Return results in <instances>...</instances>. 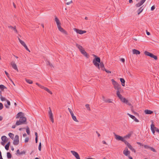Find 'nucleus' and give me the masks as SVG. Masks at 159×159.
<instances>
[{
	"mask_svg": "<svg viewBox=\"0 0 159 159\" xmlns=\"http://www.w3.org/2000/svg\"><path fill=\"white\" fill-rule=\"evenodd\" d=\"M136 143L137 144L139 145L140 146H143V144H142V143H141L140 142H137Z\"/></svg>",
	"mask_w": 159,
	"mask_h": 159,
	"instance_id": "61",
	"label": "nucleus"
},
{
	"mask_svg": "<svg viewBox=\"0 0 159 159\" xmlns=\"http://www.w3.org/2000/svg\"><path fill=\"white\" fill-rule=\"evenodd\" d=\"M131 151L134 152V153L136 152V150L130 144L127 146Z\"/></svg>",
	"mask_w": 159,
	"mask_h": 159,
	"instance_id": "29",
	"label": "nucleus"
},
{
	"mask_svg": "<svg viewBox=\"0 0 159 159\" xmlns=\"http://www.w3.org/2000/svg\"><path fill=\"white\" fill-rule=\"evenodd\" d=\"M6 143V142H4L3 141H2L1 142V143L2 145L4 146L5 143Z\"/></svg>",
	"mask_w": 159,
	"mask_h": 159,
	"instance_id": "64",
	"label": "nucleus"
},
{
	"mask_svg": "<svg viewBox=\"0 0 159 159\" xmlns=\"http://www.w3.org/2000/svg\"><path fill=\"white\" fill-rule=\"evenodd\" d=\"M131 110L132 112H133L134 114L136 115H138V113L135 112L133 110V106H132L131 107Z\"/></svg>",
	"mask_w": 159,
	"mask_h": 159,
	"instance_id": "40",
	"label": "nucleus"
},
{
	"mask_svg": "<svg viewBox=\"0 0 159 159\" xmlns=\"http://www.w3.org/2000/svg\"><path fill=\"white\" fill-rule=\"evenodd\" d=\"M3 108V106L2 104L0 102V110H2Z\"/></svg>",
	"mask_w": 159,
	"mask_h": 159,
	"instance_id": "51",
	"label": "nucleus"
},
{
	"mask_svg": "<svg viewBox=\"0 0 159 159\" xmlns=\"http://www.w3.org/2000/svg\"><path fill=\"white\" fill-rule=\"evenodd\" d=\"M29 141V138L28 137H27L25 139V143H27Z\"/></svg>",
	"mask_w": 159,
	"mask_h": 159,
	"instance_id": "53",
	"label": "nucleus"
},
{
	"mask_svg": "<svg viewBox=\"0 0 159 159\" xmlns=\"http://www.w3.org/2000/svg\"><path fill=\"white\" fill-rule=\"evenodd\" d=\"M127 115H128L130 118H131L132 119L134 120L136 122H139V120L138 119H137L135 116L132 115L129 113L127 114Z\"/></svg>",
	"mask_w": 159,
	"mask_h": 159,
	"instance_id": "15",
	"label": "nucleus"
},
{
	"mask_svg": "<svg viewBox=\"0 0 159 159\" xmlns=\"http://www.w3.org/2000/svg\"><path fill=\"white\" fill-rule=\"evenodd\" d=\"M1 139L2 141L4 142H7L8 140L7 138L5 135L2 136L1 137Z\"/></svg>",
	"mask_w": 159,
	"mask_h": 159,
	"instance_id": "21",
	"label": "nucleus"
},
{
	"mask_svg": "<svg viewBox=\"0 0 159 159\" xmlns=\"http://www.w3.org/2000/svg\"><path fill=\"white\" fill-rule=\"evenodd\" d=\"M144 53L145 55L149 56L152 58H154L156 60H157L158 59L157 56L155 55L152 53L149 52L147 51H145L144 52Z\"/></svg>",
	"mask_w": 159,
	"mask_h": 159,
	"instance_id": "3",
	"label": "nucleus"
},
{
	"mask_svg": "<svg viewBox=\"0 0 159 159\" xmlns=\"http://www.w3.org/2000/svg\"><path fill=\"white\" fill-rule=\"evenodd\" d=\"M68 109L70 114V115L72 117L73 120L76 122H78V120L77 119L76 116H74L73 112V111H72V110L69 108H68Z\"/></svg>",
	"mask_w": 159,
	"mask_h": 159,
	"instance_id": "4",
	"label": "nucleus"
},
{
	"mask_svg": "<svg viewBox=\"0 0 159 159\" xmlns=\"http://www.w3.org/2000/svg\"><path fill=\"white\" fill-rule=\"evenodd\" d=\"M9 146H10L7 145H6L5 146V149L7 150H8L9 149Z\"/></svg>",
	"mask_w": 159,
	"mask_h": 159,
	"instance_id": "50",
	"label": "nucleus"
},
{
	"mask_svg": "<svg viewBox=\"0 0 159 159\" xmlns=\"http://www.w3.org/2000/svg\"><path fill=\"white\" fill-rule=\"evenodd\" d=\"M122 102L125 103H126L127 102V101H128L125 98H123V99H122V100H120Z\"/></svg>",
	"mask_w": 159,
	"mask_h": 159,
	"instance_id": "41",
	"label": "nucleus"
},
{
	"mask_svg": "<svg viewBox=\"0 0 159 159\" xmlns=\"http://www.w3.org/2000/svg\"><path fill=\"white\" fill-rule=\"evenodd\" d=\"M133 52L134 54H135L136 55L139 54L140 53L139 51L135 49H133Z\"/></svg>",
	"mask_w": 159,
	"mask_h": 159,
	"instance_id": "24",
	"label": "nucleus"
},
{
	"mask_svg": "<svg viewBox=\"0 0 159 159\" xmlns=\"http://www.w3.org/2000/svg\"><path fill=\"white\" fill-rule=\"evenodd\" d=\"M155 6L153 5V6H152L151 7V10L152 11H153L154 10V9H155Z\"/></svg>",
	"mask_w": 159,
	"mask_h": 159,
	"instance_id": "54",
	"label": "nucleus"
},
{
	"mask_svg": "<svg viewBox=\"0 0 159 159\" xmlns=\"http://www.w3.org/2000/svg\"><path fill=\"white\" fill-rule=\"evenodd\" d=\"M6 102H7V104H5V106L6 108H9V107L8 106L10 105L11 103L10 102L7 100H6Z\"/></svg>",
	"mask_w": 159,
	"mask_h": 159,
	"instance_id": "28",
	"label": "nucleus"
},
{
	"mask_svg": "<svg viewBox=\"0 0 159 159\" xmlns=\"http://www.w3.org/2000/svg\"><path fill=\"white\" fill-rule=\"evenodd\" d=\"M131 133H129L127 135L124 136V138H129L131 136Z\"/></svg>",
	"mask_w": 159,
	"mask_h": 159,
	"instance_id": "37",
	"label": "nucleus"
},
{
	"mask_svg": "<svg viewBox=\"0 0 159 159\" xmlns=\"http://www.w3.org/2000/svg\"><path fill=\"white\" fill-rule=\"evenodd\" d=\"M121 92V91L120 90H117L116 91V95L117 97L119 98L120 99V100H122V99H123V97L120 94V93Z\"/></svg>",
	"mask_w": 159,
	"mask_h": 159,
	"instance_id": "17",
	"label": "nucleus"
},
{
	"mask_svg": "<svg viewBox=\"0 0 159 159\" xmlns=\"http://www.w3.org/2000/svg\"><path fill=\"white\" fill-rule=\"evenodd\" d=\"M111 81L115 89L117 90H120V91H121L122 90L121 89L120 85L117 83V82L115 81L114 80L112 79Z\"/></svg>",
	"mask_w": 159,
	"mask_h": 159,
	"instance_id": "2",
	"label": "nucleus"
},
{
	"mask_svg": "<svg viewBox=\"0 0 159 159\" xmlns=\"http://www.w3.org/2000/svg\"><path fill=\"white\" fill-rule=\"evenodd\" d=\"M72 2H73L71 0L70 2H67L66 3V4L67 5H69L70 4V3H72Z\"/></svg>",
	"mask_w": 159,
	"mask_h": 159,
	"instance_id": "60",
	"label": "nucleus"
},
{
	"mask_svg": "<svg viewBox=\"0 0 159 159\" xmlns=\"http://www.w3.org/2000/svg\"><path fill=\"white\" fill-rule=\"evenodd\" d=\"M144 112L147 114H151L153 113V111H152L147 109L145 110Z\"/></svg>",
	"mask_w": 159,
	"mask_h": 159,
	"instance_id": "23",
	"label": "nucleus"
},
{
	"mask_svg": "<svg viewBox=\"0 0 159 159\" xmlns=\"http://www.w3.org/2000/svg\"><path fill=\"white\" fill-rule=\"evenodd\" d=\"M22 124H23L22 122L20 121V119L19 120H17L16 123V125H19Z\"/></svg>",
	"mask_w": 159,
	"mask_h": 159,
	"instance_id": "31",
	"label": "nucleus"
},
{
	"mask_svg": "<svg viewBox=\"0 0 159 159\" xmlns=\"http://www.w3.org/2000/svg\"><path fill=\"white\" fill-rule=\"evenodd\" d=\"M93 56L95 57L93 61V63L98 69H100L99 62H100L101 59L99 57L94 54H93Z\"/></svg>",
	"mask_w": 159,
	"mask_h": 159,
	"instance_id": "1",
	"label": "nucleus"
},
{
	"mask_svg": "<svg viewBox=\"0 0 159 159\" xmlns=\"http://www.w3.org/2000/svg\"><path fill=\"white\" fill-rule=\"evenodd\" d=\"M144 2L142 0H141L140 2H139L138 3L136 4L135 6L137 7H139L142 6L144 3Z\"/></svg>",
	"mask_w": 159,
	"mask_h": 159,
	"instance_id": "19",
	"label": "nucleus"
},
{
	"mask_svg": "<svg viewBox=\"0 0 159 159\" xmlns=\"http://www.w3.org/2000/svg\"><path fill=\"white\" fill-rule=\"evenodd\" d=\"M151 129L153 134H154L156 130L155 129V125L153 124L151 125Z\"/></svg>",
	"mask_w": 159,
	"mask_h": 159,
	"instance_id": "20",
	"label": "nucleus"
},
{
	"mask_svg": "<svg viewBox=\"0 0 159 159\" xmlns=\"http://www.w3.org/2000/svg\"><path fill=\"white\" fill-rule=\"evenodd\" d=\"M74 30L77 33L80 34H83L86 32V31L85 30H83L76 28H74Z\"/></svg>",
	"mask_w": 159,
	"mask_h": 159,
	"instance_id": "8",
	"label": "nucleus"
},
{
	"mask_svg": "<svg viewBox=\"0 0 159 159\" xmlns=\"http://www.w3.org/2000/svg\"><path fill=\"white\" fill-rule=\"evenodd\" d=\"M24 116V113L21 112H20L18 113L16 115V119L20 118L21 116Z\"/></svg>",
	"mask_w": 159,
	"mask_h": 159,
	"instance_id": "18",
	"label": "nucleus"
},
{
	"mask_svg": "<svg viewBox=\"0 0 159 159\" xmlns=\"http://www.w3.org/2000/svg\"><path fill=\"white\" fill-rule=\"evenodd\" d=\"M44 90L47 91L50 94H52V92L50 91L49 89H48V88L44 87V88L43 89Z\"/></svg>",
	"mask_w": 159,
	"mask_h": 159,
	"instance_id": "33",
	"label": "nucleus"
},
{
	"mask_svg": "<svg viewBox=\"0 0 159 159\" xmlns=\"http://www.w3.org/2000/svg\"><path fill=\"white\" fill-rule=\"evenodd\" d=\"M155 129L156 131L159 134V129H158L157 127H155Z\"/></svg>",
	"mask_w": 159,
	"mask_h": 159,
	"instance_id": "57",
	"label": "nucleus"
},
{
	"mask_svg": "<svg viewBox=\"0 0 159 159\" xmlns=\"http://www.w3.org/2000/svg\"><path fill=\"white\" fill-rule=\"evenodd\" d=\"M123 153L125 156H128V155H129L130 152L128 150L127 148L126 147L125 149L123 151Z\"/></svg>",
	"mask_w": 159,
	"mask_h": 159,
	"instance_id": "12",
	"label": "nucleus"
},
{
	"mask_svg": "<svg viewBox=\"0 0 159 159\" xmlns=\"http://www.w3.org/2000/svg\"><path fill=\"white\" fill-rule=\"evenodd\" d=\"M26 132L29 135L30 134V130L28 126H27L26 127Z\"/></svg>",
	"mask_w": 159,
	"mask_h": 159,
	"instance_id": "38",
	"label": "nucleus"
},
{
	"mask_svg": "<svg viewBox=\"0 0 159 159\" xmlns=\"http://www.w3.org/2000/svg\"><path fill=\"white\" fill-rule=\"evenodd\" d=\"M8 27L9 28L13 30H14L15 33H17V30L16 29V27L15 26H14V27H13L12 26H8Z\"/></svg>",
	"mask_w": 159,
	"mask_h": 159,
	"instance_id": "22",
	"label": "nucleus"
},
{
	"mask_svg": "<svg viewBox=\"0 0 159 159\" xmlns=\"http://www.w3.org/2000/svg\"><path fill=\"white\" fill-rule=\"evenodd\" d=\"M7 89V88L3 85L1 84L0 85V89L2 91H3L4 89Z\"/></svg>",
	"mask_w": 159,
	"mask_h": 159,
	"instance_id": "32",
	"label": "nucleus"
},
{
	"mask_svg": "<svg viewBox=\"0 0 159 159\" xmlns=\"http://www.w3.org/2000/svg\"><path fill=\"white\" fill-rule=\"evenodd\" d=\"M126 104L128 105H129L130 106H132L131 103L130 102H128V101H127V102H126Z\"/></svg>",
	"mask_w": 159,
	"mask_h": 159,
	"instance_id": "59",
	"label": "nucleus"
},
{
	"mask_svg": "<svg viewBox=\"0 0 159 159\" xmlns=\"http://www.w3.org/2000/svg\"><path fill=\"white\" fill-rule=\"evenodd\" d=\"M144 148L146 149H149L150 146L147 145H144Z\"/></svg>",
	"mask_w": 159,
	"mask_h": 159,
	"instance_id": "52",
	"label": "nucleus"
},
{
	"mask_svg": "<svg viewBox=\"0 0 159 159\" xmlns=\"http://www.w3.org/2000/svg\"><path fill=\"white\" fill-rule=\"evenodd\" d=\"M115 139L118 140L124 141V138L118 135L115 134Z\"/></svg>",
	"mask_w": 159,
	"mask_h": 159,
	"instance_id": "10",
	"label": "nucleus"
},
{
	"mask_svg": "<svg viewBox=\"0 0 159 159\" xmlns=\"http://www.w3.org/2000/svg\"><path fill=\"white\" fill-rule=\"evenodd\" d=\"M56 23H57V27H59V26H61V23L60 21H59L57 22H56Z\"/></svg>",
	"mask_w": 159,
	"mask_h": 159,
	"instance_id": "48",
	"label": "nucleus"
},
{
	"mask_svg": "<svg viewBox=\"0 0 159 159\" xmlns=\"http://www.w3.org/2000/svg\"><path fill=\"white\" fill-rule=\"evenodd\" d=\"M61 33L66 35H67V32L64 29L61 27V26L57 27Z\"/></svg>",
	"mask_w": 159,
	"mask_h": 159,
	"instance_id": "11",
	"label": "nucleus"
},
{
	"mask_svg": "<svg viewBox=\"0 0 159 159\" xmlns=\"http://www.w3.org/2000/svg\"><path fill=\"white\" fill-rule=\"evenodd\" d=\"M124 141H122V142H124L127 146L130 144L127 141H126L124 139Z\"/></svg>",
	"mask_w": 159,
	"mask_h": 159,
	"instance_id": "43",
	"label": "nucleus"
},
{
	"mask_svg": "<svg viewBox=\"0 0 159 159\" xmlns=\"http://www.w3.org/2000/svg\"><path fill=\"white\" fill-rule=\"evenodd\" d=\"M149 149H150L151 151H152L154 152H157V151L155 150V149L152 147H150V148H149Z\"/></svg>",
	"mask_w": 159,
	"mask_h": 159,
	"instance_id": "45",
	"label": "nucleus"
},
{
	"mask_svg": "<svg viewBox=\"0 0 159 159\" xmlns=\"http://www.w3.org/2000/svg\"><path fill=\"white\" fill-rule=\"evenodd\" d=\"M71 152L75 157L76 159H80L78 153L74 151H71Z\"/></svg>",
	"mask_w": 159,
	"mask_h": 159,
	"instance_id": "9",
	"label": "nucleus"
},
{
	"mask_svg": "<svg viewBox=\"0 0 159 159\" xmlns=\"http://www.w3.org/2000/svg\"><path fill=\"white\" fill-rule=\"evenodd\" d=\"M5 74L7 75V76L8 77V78H9V74L6 71H5Z\"/></svg>",
	"mask_w": 159,
	"mask_h": 159,
	"instance_id": "58",
	"label": "nucleus"
},
{
	"mask_svg": "<svg viewBox=\"0 0 159 159\" xmlns=\"http://www.w3.org/2000/svg\"><path fill=\"white\" fill-rule=\"evenodd\" d=\"M120 61H122V62H123V63H124L125 61V60L124 58H121L120 59Z\"/></svg>",
	"mask_w": 159,
	"mask_h": 159,
	"instance_id": "63",
	"label": "nucleus"
},
{
	"mask_svg": "<svg viewBox=\"0 0 159 159\" xmlns=\"http://www.w3.org/2000/svg\"><path fill=\"white\" fill-rule=\"evenodd\" d=\"M18 40H19L20 43L22 44V45H23L25 47V49L27 51H29V52H30V51L28 49V47L26 46L25 43L23 41L21 40L19 38H18Z\"/></svg>",
	"mask_w": 159,
	"mask_h": 159,
	"instance_id": "7",
	"label": "nucleus"
},
{
	"mask_svg": "<svg viewBox=\"0 0 159 159\" xmlns=\"http://www.w3.org/2000/svg\"><path fill=\"white\" fill-rule=\"evenodd\" d=\"M55 21L56 22H58L59 21V19L56 16L55 17Z\"/></svg>",
	"mask_w": 159,
	"mask_h": 159,
	"instance_id": "56",
	"label": "nucleus"
},
{
	"mask_svg": "<svg viewBox=\"0 0 159 159\" xmlns=\"http://www.w3.org/2000/svg\"><path fill=\"white\" fill-rule=\"evenodd\" d=\"M89 105L88 104H87L85 105V107L88 110H90V108L89 107Z\"/></svg>",
	"mask_w": 159,
	"mask_h": 159,
	"instance_id": "47",
	"label": "nucleus"
},
{
	"mask_svg": "<svg viewBox=\"0 0 159 159\" xmlns=\"http://www.w3.org/2000/svg\"><path fill=\"white\" fill-rule=\"evenodd\" d=\"M112 100L111 99H107L106 100H104V101L108 103H112Z\"/></svg>",
	"mask_w": 159,
	"mask_h": 159,
	"instance_id": "39",
	"label": "nucleus"
},
{
	"mask_svg": "<svg viewBox=\"0 0 159 159\" xmlns=\"http://www.w3.org/2000/svg\"><path fill=\"white\" fill-rule=\"evenodd\" d=\"M80 52L85 57L87 58H89V56L85 50L83 49L80 51Z\"/></svg>",
	"mask_w": 159,
	"mask_h": 159,
	"instance_id": "13",
	"label": "nucleus"
},
{
	"mask_svg": "<svg viewBox=\"0 0 159 159\" xmlns=\"http://www.w3.org/2000/svg\"><path fill=\"white\" fill-rule=\"evenodd\" d=\"M19 136L17 135H16L15 136V139L13 141V144L14 145H17L19 144Z\"/></svg>",
	"mask_w": 159,
	"mask_h": 159,
	"instance_id": "5",
	"label": "nucleus"
},
{
	"mask_svg": "<svg viewBox=\"0 0 159 159\" xmlns=\"http://www.w3.org/2000/svg\"><path fill=\"white\" fill-rule=\"evenodd\" d=\"M76 46L78 48V49H79V50H80V51H81L82 49H84L83 48V47H82V46H81V45H79L78 43H76Z\"/></svg>",
	"mask_w": 159,
	"mask_h": 159,
	"instance_id": "30",
	"label": "nucleus"
},
{
	"mask_svg": "<svg viewBox=\"0 0 159 159\" xmlns=\"http://www.w3.org/2000/svg\"><path fill=\"white\" fill-rule=\"evenodd\" d=\"M39 151H41V143L40 142L39 146Z\"/></svg>",
	"mask_w": 159,
	"mask_h": 159,
	"instance_id": "46",
	"label": "nucleus"
},
{
	"mask_svg": "<svg viewBox=\"0 0 159 159\" xmlns=\"http://www.w3.org/2000/svg\"><path fill=\"white\" fill-rule=\"evenodd\" d=\"M99 65L100 64V68L102 70H103L105 69L104 64L102 62H99Z\"/></svg>",
	"mask_w": 159,
	"mask_h": 159,
	"instance_id": "26",
	"label": "nucleus"
},
{
	"mask_svg": "<svg viewBox=\"0 0 159 159\" xmlns=\"http://www.w3.org/2000/svg\"><path fill=\"white\" fill-rule=\"evenodd\" d=\"M36 84L38 85L39 87L40 88H41L42 89H44V86H42V85H41L40 84H39L38 83H36Z\"/></svg>",
	"mask_w": 159,
	"mask_h": 159,
	"instance_id": "42",
	"label": "nucleus"
},
{
	"mask_svg": "<svg viewBox=\"0 0 159 159\" xmlns=\"http://www.w3.org/2000/svg\"><path fill=\"white\" fill-rule=\"evenodd\" d=\"M25 152L24 151H21L20 152V155H21L22 154H25Z\"/></svg>",
	"mask_w": 159,
	"mask_h": 159,
	"instance_id": "62",
	"label": "nucleus"
},
{
	"mask_svg": "<svg viewBox=\"0 0 159 159\" xmlns=\"http://www.w3.org/2000/svg\"><path fill=\"white\" fill-rule=\"evenodd\" d=\"M49 111L48 112V114L49 115V117L50 119L51 120L52 122V123L54 122V119L53 116V114L52 112V111L50 107H49Z\"/></svg>",
	"mask_w": 159,
	"mask_h": 159,
	"instance_id": "6",
	"label": "nucleus"
},
{
	"mask_svg": "<svg viewBox=\"0 0 159 159\" xmlns=\"http://www.w3.org/2000/svg\"><path fill=\"white\" fill-rule=\"evenodd\" d=\"M8 135L10 137V138L12 139H14V134L11 133H10L8 134Z\"/></svg>",
	"mask_w": 159,
	"mask_h": 159,
	"instance_id": "36",
	"label": "nucleus"
},
{
	"mask_svg": "<svg viewBox=\"0 0 159 159\" xmlns=\"http://www.w3.org/2000/svg\"><path fill=\"white\" fill-rule=\"evenodd\" d=\"M120 80L121 82V85H122V86H125V81L124 79L123 78H120Z\"/></svg>",
	"mask_w": 159,
	"mask_h": 159,
	"instance_id": "27",
	"label": "nucleus"
},
{
	"mask_svg": "<svg viewBox=\"0 0 159 159\" xmlns=\"http://www.w3.org/2000/svg\"><path fill=\"white\" fill-rule=\"evenodd\" d=\"M48 65H49L50 67H53L52 65L50 63V62L48 61V63L47 64Z\"/></svg>",
	"mask_w": 159,
	"mask_h": 159,
	"instance_id": "55",
	"label": "nucleus"
},
{
	"mask_svg": "<svg viewBox=\"0 0 159 159\" xmlns=\"http://www.w3.org/2000/svg\"><path fill=\"white\" fill-rule=\"evenodd\" d=\"M11 64L12 67L15 70H16L17 72H18V70L16 64L14 62H12L11 63Z\"/></svg>",
	"mask_w": 159,
	"mask_h": 159,
	"instance_id": "16",
	"label": "nucleus"
},
{
	"mask_svg": "<svg viewBox=\"0 0 159 159\" xmlns=\"http://www.w3.org/2000/svg\"><path fill=\"white\" fill-rule=\"evenodd\" d=\"M20 121L22 122L23 124H26V118L24 116H21L20 117Z\"/></svg>",
	"mask_w": 159,
	"mask_h": 159,
	"instance_id": "14",
	"label": "nucleus"
},
{
	"mask_svg": "<svg viewBox=\"0 0 159 159\" xmlns=\"http://www.w3.org/2000/svg\"><path fill=\"white\" fill-rule=\"evenodd\" d=\"M25 80L26 81L28 84H31L33 83V81L30 80L28 79H25Z\"/></svg>",
	"mask_w": 159,
	"mask_h": 159,
	"instance_id": "34",
	"label": "nucleus"
},
{
	"mask_svg": "<svg viewBox=\"0 0 159 159\" xmlns=\"http://www.w3.org/2000/svg\"><path fill=\"white\" fill-rule=\"evenodd\" d=\"M0 99L2 101H6V100H7L5 98L3 97L2 96H0Z\"/></svg>",
	"mask_w": 159,
	"mask_h": 159,
	"instance_id": "44",
	"label": "nucleus"
},
{
	"mask_svg": "<svg viewBox=\"0 0 159 159\" xmlns=\"http://www.w3.org/2000/svg\"><path fill=\"white\" fill-rule=\"evenodd\" d=\"M143 6L139 8V9L137 10L138 14L139 15L141 13L143 10Z\"/></svg>",
	"mask_w": 159,
	"mask_h": 159,
	"instance_id": "25",
	"label": "nucleus"
},
{
	"mask_svg": "<svg viewBox=\"0 0 159 159\" xmlns=\"http://www.w3.org/2000/svg\"><path fill=\"white\" fill-rule=\"evenodd\" d=\"M7 158L8 159H10L11 158L12 155L9 152H7Z\"/></svg>",
	"mask_w": 159,
	"mask_h": 159,
	"instance_id": "35",
	"label": "nucleus"
},
{
	"mask_svg": "<svg viewBox=\"0 0 159 159\" xmlns=\"http://www.w3.org/2000/svg\"><path fill=\"white\" fill-rule=\"evenodd\" d=\"M103 71H105L107 73H111V72L110 71L108 70L105 68L104 69V70H103Z\"/></svg>",
	"mask_w": 159,
	"mask_h": 159,
	"instance_id": "49",
	"label": "nucleus"
}]
</instances>
